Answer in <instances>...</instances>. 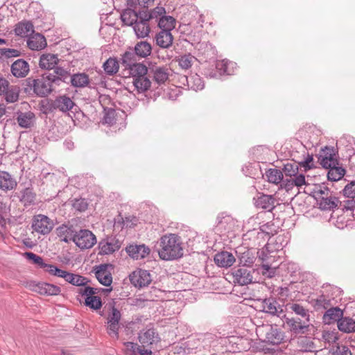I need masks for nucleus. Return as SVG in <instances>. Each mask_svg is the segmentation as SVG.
Wrapping results in <instances>:
<instances>
[{"mask_svg":"<svg viewBox=\"0 0 355 355\" xmlns=\"http://www.w3.org/2000/svg\"><path fill=\"white\" fill-rule=\"evenodd\" d=\"M59 62L57 55L43 54L40 59L39 65L41 69L52 70L55 68Z\"/></svg>","mask_w":355,"mask_h":355,"instance_id":"obj_27","label":"nucleus"},{"mask_svg":"<svg viewBox=\"0 0 355 355\" xmlns=\"http://www.w3.org/2000/svg\"><path fill=\"white\" fill-rule=\"evenodd\" d=\"M52 70V73L48 71L47 73L55 86H59L62 83H69L70 78L69 71L58 66H56Z\"/></svg>","mask_w":355,"mask_h":355,"instance_id":"obj_15","label":"nucleus"},{"mask_svg":"<svg viewBox=\"0 0 355 355\" xmlns=\"http://www.w3.org/2000/svg\"><path fill=\"white\" fill-rule=\"evenodd\" d=\"M343 196L349 198H355V180L349 182L343 189Z\"/></svg>","mask_w":355,"mask_h":355,"instance_id":"obj_62","label":"nucleus"},{"mask_svg":"<svg viewBox=\"0 0 355 355\" xmlns=\"http://www.w3.org/2000/svg\"><path fill=\"white\" fill-rule=\"evenodd\" d=\"M69 83L74 87H85L89 83V78L85 73H77L70 75Z\"/></svg>","mask_w":355,"mask_h":355,"instance_id":"obj_33","label":"nucleus"},{"mask_svg":"<svg viewBox=\"0 0 355 355\" xmlns=\"http://www.w3.org/2000/svg\"><path fill=\"white\" fill-rule=\"evenodd\" d=\"M33 290L44 295H58L61 293V288L54 284L46 282H38L33 286Z\"/></svg>","mask_w":355,"mask_h":355,"instance_id":"obj_16","label":"nucleus"},{"mask_svg":"<svg viewBox=\"0 0 355 355\" xmlns=\"http://www.w3.org/2000/svg\"><path fill=\"white\" fill-rule=\"evenodd\" d=\"M235 261L236 259L234 255L227 251H222L214 256L215 263L221 268L230 267L234 264Z\"/></svg>","mask_w":355,"mask_h":355,"instance_id":"obj_20","label":"nucleus"},{"mask_svg":"<svg viewBox=\"0 0 355 355\" xmlns=\"http://www.w3.org/2000/svg\"><path fill=\"white\" fill-rule=\"evenodd\" d=\"M103 69L106 74L112 76L116 73L119 69V62L116 58H108L103 65Z\"/></svg>","mask_w":355,"mask_h":355,"instance_id":"obj_49","label":"nucleus"},{"mask_svg":"<svg viewBox=\"0 0 355 355\" xmlns=\"http://www.w3.org/2000/svg\"><path fill=\"white\" fill-rule=\"evenodd\" d=\"M268 181L270 183L278 184L283 179V173L277 168H270L266 172Z\"/></svg>","mask_w":355,"mask_h":355,"instance_id":"obj_52","label":"nucleus"},{"mask_svg":"<svg viewBox=\"0 0 355 355\" xmlns=\"http://www.w3.org/2000/svg\"><path fill=\"white\" fill-rule=\"evenodd\" d=\"M24 255L28 261L37 264L40 268H46V263L40 256L31 252H25Z\"/></svg>","mask_w":355,"mask_h":355,"instance_id":"obj_60","label":"nucleus"},{"mask_svg":"<svg viewBox=\"0 0 355 355\" xmlns=\"http://www.w3.org/2000/svg\"><path fill=\"white\" fill-rule=\"evenodd\" d=\"M20 88L17 85H10L2 95L8 103H13L19 100Z\"/></svg>","mask_w":355,"mask_h":355,"instance_id":"obj_36","label":"nucleus"},{"mask_svg":"<svg viewBox=\"0 0 355 355\" xmlns=\"http://www.w3.org/2000/svg\"><path fill=\"white\" fill-rule=\"evenodd\" d=\"M155 41L157 46L162 49H168L173 44V37L170 30H161L155 35Z\"/></svg>","mask_w":355,"mask_h":355,"instance_id":"obj_21","label":"nucleus"},{"mask_svg":"<svg viewBox=\"0 0 355 355\" xmlns=\"http://www.w3.org/2000/svg\"><path fill=\"white\" fill-rule=\"evenodd\" d=\"M338 329L341 331L350 333L355 331V320L349 318H342L338 323Z\"/></svg>","mask_w":355,"mask_h":355,"instance_id":"obj_44","label":"nucleus"},{"mask_svg":"<svg viewBox=\"0 0 355 355\" xmlns=\"http://www.w3.org/2000/svg\"><path fill=\"white\" fill-rule=\"evenodd\" d=\"M28 46L33 51H40L46 46V40L40 33L31 35L27 40Z\"/></svg>","mask_w":355,"mask_h":355,"instance_id":"obj_25","label":"nucleus"},{"mask_svg":"<svg viewBox=\"0 0 355 355\" xmlns=\"http://www.w3.org/2000/svg\"><path fill=\"white\" fill-rule=\"evenodd\" d=\"M315 307L317 310L320 309L328 310L331 307V300L327 299V297L322 295L315 300Z\"/></svg>","mask_w":355,"mask_h":355,"instance_id":"obj_61","label":"nucleus"},{"mask_svg":"<svg viewBox=\"0 0 355 355\" xmlns=\"http://www.w3.org/2000/svg\"><path fill=\"white\" fill-rule=\"evenodd\" d=\"M234 225V220L232 216L225 215L223 213L219 214L217 217V227L224 231L232 230Z\"/></svg>","mask_w":355,"mask_h":355,"instance_id":"obj_37","label":"nucleus"},{"mask_svg":"<svg viewBox=\"0 0 355 355\" xmlns=\"http://www.w3.org/2000/svg\"><path fill=\"white\" fill-rule=\"evenodd\" d=\"M337 152L334 147L325 146L321 150L318 159L323 168H328L331 166L338 164L336 157Z\"/></svg>","mask_w":355,"mask_h":355,"instance_id":"obj_8","label":"nucleus"},{"mask_svg":"<svg viewBox=\"0 0 355 355\" xmlns=\"http://www.w3.org/2000/svg\"><path fill=\"white\" fill-rule=\"evenodd\" d=\"M137 55L134 53L132 49H129L122 55L121 67L123 71L137 63Z\"/></svg>","mask_w":355,"mask_h":355,"instance_id":"obj_40","label":"nucleus"},{"mask_svg":"<svg viewBox=\"0 0 355 355\" xmlns=\"http://www.w3.org/2000/svg\"><path fill=\"white\" fill-rule=\"evenodd\" d=\"M320 208L322 210H333L334 208L337 207L338 204L341 205V202L339 199L335 196H332L331 193L328 196H325L321 198L318 202Z\"/></svg>","mask_w":355,"mask_h":355,"instance_id":"obj_30","label":"nucleus"},{"mask_svg":"<svg viewBox=\"0 0 355 355\" xmlns=\"http://www.w3.org/2000/svg\"><path fill=\"white\" fill-rule=\"evenodd\" d=\"M284 339L283 333L277 329L270 327L266 333L265 341L272 345H278Z\"/></svg>","mask_w":355,"mask_h":355,"instance_id":"obj_29","label":"nucleus"},{"mask_svg":"<svg viewBox=\"0 0 355 355\" xmlns=\"http://www.w3.org/2000/svg\"><path fill=\"white\" fill-rule=\"evenodd\" d=\"M331 193L330 190L326 186L318 184L314 186V188L309 194L311 195L312 193L313 197L318 202L321 200L322 198L325 197L326 195H329Z\"/></svg>","mask_w":355,"mask_h":355,"instance_id":"obj_53","label":"nucleus"},{"mask_svg":"<svg viewBox=\"0 0 355 355\" xmlns=\"http://www.w3.org/2000/svg\"><path fill=\"white\" fill-rule=\"evenodd\" d=\"M85 305L94 310L100 309L102 306L101 299L98 296L94 295L85 297Z\"/></svg>","mask_w":355,"mask_h":355,"instance_id":"obj_58","label":"nucleus"},{"mask_svg":"<svg viewBox=\"0 0 355 355\" xmlns=\"http://www.w3.org/2000/svg\"><path fill=\"white\" fill-rule=\"evenodd\" d=\"M10 71L12 75L15 78H25L30 71V66L26 60L19 58L11 64Z\"/></svg>","mask_w":355,"mask_h":355,"instance_id":"obj_13","label":"nucleus"},{"mask_svg":"<svg viewBox=\"0 0 355 355\" xmlns=\"http://www.w3.org/2000/svg\"><path fill=\"white\" fill-rule=\"evenodd\" d=\"M329 352L331 355H352L348 347L338 343L334 345Z\"/></svg>","mask_w":355,"mask_h":355,"instance_id":"obj_59","label":"nucleus"},{"mask_svg":"<svg viewBox=\"0 0 355 355\" xmlns=\"http://www.w3.org/2000/svg\"><path fill=\"white\" fill-rule=\"evenodd\" d=\"M125 250L130 257L137 260L146 257L150 252V248L144 244L130 245Z\"/></svg>","mask_w":355,"mask_h":355,"instance_id":"obj_17","label":"nucleus"},{"mask_svg":"<svg viewBox=\"0 0 355 355\" xmlns=\"http://www.w3.org/2000/svg\"><path fill=\"white\" fill-rule=\"evenodd\" d=\"M15 34L18 36L26 37L34 33L33 25L31 21L19 22L15 28Z\"/></svg>","mask_w":355,"mask_h":355,"instance_id":"obj_38","label":"nucleus"},{"mask_svg":"<svg viewBox=\"0 0 355 355\" xmlns=\"http://www.w3.org/2000/svg\"><path fill=\"white\" fill-rule=\"evenodd\" d=\"M155 248L159 258L166 261L178 259L184 254L181 239L175 234L162 236L155 245Z\"/></svg>","mask_w":355,"mask_h":355,"instance_id":"obj_1","label":"nucleus"},{"mask_svg":"<svg viewBox=\"0 0 355 355\" xmlns=\"http://www.w3.org/2000/svg\"><path fill=\"white\" fill-rule=\"evenodd\" d=\"M287 306L293 311L296 315L301 316L302 318L305 320L306 322L309 321V311L306 309L302 305L297 303H291L287 304Z\"/></svg>","mask_w":355,"mask_h":355,"instance_id":"obj_54","label":"nucleus"},{"mask_svg":"<svg viewBox=\"0 0 355 355\" xmlns=\"http://www.w3.org/2000/svg\"><path fill=\"white\" fill-rule=\"evenodd\" d=\"M129 278L131 284L134 286L139 288L148 286L152 282L150 272L142 269L133 271L129 275Z\"/></svg>","mask_w":355,"mask_h":355,"instance_id":"obj_7","label":"nucleus"},{"mask_svg":"<svg viewBox=\"0 0 355 355\" xmlns=\"http://www.w3.org/2000/svg\"><path fill=\"white\" fill-rule=\"evenodd\" d=\"M276 268V266H272L269 262L263 260L259 269L261 270L263 276L268 278H272L275 275Z\"/></svg>","mask_w":355,"mask_h":355,"instance_id":"obj_57","label":"nucleus"},{"mask_svg":"<svg viewBox=\"0 0 355 355\" xmlns=\"http://www.w3.org/2000/svg\"><path fill=\"white\" fill-rule=\"evenodd\" d=\"M16 180L7 171H0V190L8 191L16 188Z\"/></svg>","mask_w":355,"mask_h":355,"instance_id":"obj_22","label":"nucleus"},{"mask_svg":"<svg viewBox=\"0 0 355 355\" xmlns=\"http://www.w3.org/2000/svg\"><path fill=\"white\" fill-rule=\"evenodd\" d=\"M166 10L164 7L157 6L150 11L142 10V15L144 21H150V19H159L162 16L165 15Z\"/></svg>","mask_w":355,"mask_h":355,"instance_id":"obj_41","label":"nucleus"},{"mask_svg":"<svg viewBox=\"0 0 355 355\" xmlns=\"http://www.w3.org/2000/svg\"><path fill=\"white\" fill-rule=\"evenodd\" d=\"M183 78L186 80L188 87L193 90H201L204 88L203 81L197 74L191 76L189 78L184 76Z\"/></svg>","mask_w":355,"mask_h":355,"instance_id":"obj_51","label":"nucleus"},{"mask_svg":"<svg viewBox=\"0 0 355 355\" xmlns=\"http://www.w3.org/2000/svg\"><path fill=\"white\" fill-rule=\"evenodd\" d=\"M73 242L80 249H89L96 243L95 235L89 230H80L76 232Z\"/></svg>","mask_w":355,"mask_h":355,"instance_id":"obj_3","label":"nucleus"},{"mask_svg":"<svg viewBox=\"0 0 355 355\" xmlns=\"http://www.w3.org/2000/svg\"><path fill=\"white\" fill-rule=\"evenodd\" d=\"M142 10L134 7L127 6L121 14V19L123 24L126 26H134L139 19H143Z\"/></svg>","mask_w":355,"mask_h":355,"instance_id":"obj_11","label":"nucleus"},{"mask_svg":"<svg viewBox=\"0 0 355 355\" xmlns=\"http://www.w3.org/2000/svg\"><path fill=\"white\" fill-rule=\"evenodd\" d=\"M121 318V313L114 305L111 306L110 311L107 315V333L110 336L119 338V322Z\"/></svg>","mask_w":355,"mask_h":355,"instance_id":"obj_6","label":"nucleus"},{"mask_svg":"<svg viewBox=\"0 0 355 355\" xmlns=\"http://www.w3.org/2000/svg\"><path fill=\"white\" fill-rule=\"evenodd\" d=\"M148 21H144L143 19H139L133 26V29L138 38H144L148 35L150 27Z\"/></svg>","mask_w":355,"mask_h":355,"instance_id":"obj_35","label":"nucleus"},{"mask_svg":"<svg viewBox=\"0 0 355 355\" xmlns=\"http://www.w3.org/2000/svg\"><path fill=\"white\" fill-rule=\"evenodd\" d=\"M57 236L60 239V241L65 243L73 241L76 232L74 230L73 225L67 226L62 225L55 230Z\"/></svg>","mask_w":355,"mask_h":355,"instance_id":"obj_23","label":"nucleus"},{"mask_svg":"<svg viewBox=\"0 0 355 355\" xmlns=\"http://www.w3.org/2000/svg\"><path fill=\"white\" fill-rule=\"evenodd\" d=\"M65 281L76 286L87 285V284L90 282L85 277L69 272L67 274Z\"/></svg>","mask_w":355,"mask_h":355,"instance_id":"obj_45","label":"nucleus"},{"mask_svg":"<svg viewBox=\"0 0 355 355\" xmlns=\"http://www.w3.org/2000/svg\"><path fill=\"white\" fill-rule=\"evenodd\" d=\"M132 83L139 93H143L148 91L151 86V81L146 75H144L139 78H135Z\"/></svg>","mask_w":355,"mask_h":355,"instance_id":"obj_43","label":"nucleus"},{"mask_svg":"<svg viewBox=\"0 0 355 355\" xmlns=\"http://www.w3.org/2000/svg\"><path fill=\"white\" fill-rule=\"evenodd\" d=\"M327 178L330 181H338L340 180L345 175V170L337 165L331 166L327 168Z\"/></svg>","mask_w":355,"mask_h":355,"instance_id":"obj_47","label":"nucleus"},{"mask_svg":"<svg viewBox=\"0 0 355 355\" xmlns=\"http://www.w3.org/2000/svg\"><path fill=\"white\" fill-rule=\"evenodd\" d=\"M24 90L26 93L33 94L40 97H45L49 95L56 87L51 81L47 72L41 76L40 78L34 79L28 78L24 80Z\"/></svg>","mask_w":355,"mask_h":355,"instance_id":"obj_2","label":"nucleus"},{"mask_svg":"<svg viewBox=\"0 0 355 355\" xmlns=\"http://www.w3.org/2000/svg\"><path fill=\"white\" fill-rule=\"evenodd\" d=\"M127 349L130 351L134 355H151L152 351L149 349H145L142 345H139L137 343L128 342L125 343Z\"/></svg>","mask_w":355,"mask_h":355,"instance_id":"obj_46","label":"nucleus"},{"mask_svg":"<svg viewBox=\"0 0 355 355\" xmlns=\"http://www.w3.org/2000/svg\"><path fill=\"white\" fill-rule=\"evenodd\" d=\"M16 120L19 127L22 128H31L35 122V115L31 112H22L18 111L16 112Z\"/></svg>","mask_w":355,"mask_h":355,"instance_id":"obj_19","label":"nucleus"},{"mask_svg":"<svg viewBox=\"0 0 355 355\" xmlns=\"http://www.w3.org/2000/svg\"><path fill=\"white\" fill-rule=\"evenodd\" d=\"M21 197L19 200L24 206H30L34 205L36 200V194L32 188L27 187L21 191Z\"/></svg>","mask_w":355,"mask_h":355,"instance_id":"obj_39","label":"nucleus"},{"mask_svg":"<svg viewBox=\"0 0 355 355\" xmlns=\"http://www.w3.org/2000/svg\"><path fill=\"white\" fill-rule=\"evenodd\" d=\"M123 71H125L129 76H131L134 80L135 78H139L144 75H147L148 68L145 64L137 62Z\"/></svg>","mask_w":355,"mask_h":355,"instance_id":"obj_31","label":"nucleus"},{"mask_svg":"<svg viewBox=\"0 0 355 355\" xmlns=\"http://www.w3.org/2000/svg\"><path fill=\"white\" fill-rule=\"evenodd\" d=\"M73 208L80 212L85 211L88 207V203L85 198H75L72 200Z\"/></svg>","mask_w":355,"mask_h":355,"instance_id":"obj_63","label":"nucleus"},{"mask_svg":"<svg viewBox=\"0 0 355 355\" xmlns=\"http://www.w3.org/2000/svg\"><path fill=\"white\" fill-rule=\"evenodd\" d=\"M31 227L34 231L45 235L52 230L53 223L48 216L38 214L33 216Z\"/></svg>","mask_w":355,"mask_h":355,"instance_id":"obj_5","label":"nucleus"},{"mask_svg":"<svg viewBox=\"0 0 355 355\" xmlns=\"http://www.w3.org/2000/svg\"><path fill=\"white\" fill-rule=\"evenodd\" d=\"M254 205L257 208L271 211L275 207V200L271 195L261 194L257 198H254Z\"/></svg>","mask_w":355,"mask_h":355,"instance_id":"obj_24","label":"nucleus"},{"mask_svg":"<svg viewBox=\"0 0 355 355\" xmlns=\"http://www.w3.org/2000/svg\"><path fill=\"white\" fill-rule=\"evenodd\" d=\"M262 311L271 315L284 317L285 314L282 306L274 297L263 299L261 302Z\"/></svg>","mask_w":355,"mask_h":355,"instance_id":"obj_9","label":"nucleus"},{"mask_svg":"<svg viewBox=\"0 0 355 355\" xmlns=\"http://www.w3.org/2000/svg\"><path fill=\"white\" fill-rule=\"evenodd\" d=\"M195 60L196 58L194 56L188 53L179 56L177 61L182 69H188L191 67Z\"/></svg>","mask_w":355,"mask_h":355,"instance_id":"obj_56","label":"nucleus"},{"mask_svg":"<svg viewBox=\"0 0 355 355\" xmlns=\"http://www.w3.org/2000/svg\"><path fill=\"white\" fill-rule=\"evenodd\" d=\"M343 315V311L338 307H331L323 315L322 320L325 324H330L340 320Z\"/></svg>","mask_w":355,"mask_h":355,"instance_id":"obj_26","label":"nucleus"},{"mask_svg":"<svg viewBox=\"0 0 355 355\" xmlns=\"http://www.w3.org/2000/svg\"><path fill=\"white\" fill-rule=\"evenodd\" d=\"M236 253L239 264H241L243 267L251 268L256 260L255 252L253 250L243 248L239 251H236Z\"/></svg>","mask_w":355,"mask_h":355,"instance_id":"obj_18","label":"nucleus"},{"mask_svg":"<svg viewBox=\"0 0 355 355\" xmlns=\"http://www.w3.org/2000/svg\"><path fill=\"white\" fill-rule=\"evenodd\" d=\"M175 19L171 16L164 15L158 21V26L161 30L166 29L170 31L175 28Z\"/></svg>","mask_w":355,"mask_h":355,"instance_id":"obj_55","label":"nucleus"},{"mask_svg":"<svg viewBox=\"0 0 355 355\" xmlns=\"http://www.w3.org/2000/svg\"><path fill=\"white\" fill-rule=\"evenodd\" d=\"M74 105V102L66 95L57 96L51 103L52 109L58 110L62 112L71 110Z\"/></svg>","mask_w":355,"mask_h":355,"instance_id":"obj_14","label":"nucleus"},{"mask_svg":"<svg viewBox=\"0 0 355 355\" xmlns=\"http://www.w3.org/2000/svg\"><path fill=\"white\" fill-rule=\"evenodd\" d=\"M113 269L112 264H101L95 268V275L98 282L106 286H109L112 283V276L111 270Z\"/></svg>","mask_w":355,"mask_h":355,"instance_id":"obj_10","label":"nucleus"},{"mask_svg":"<svg viewBox=\"0 0 355 355\" xmlns=\"http://www.w3.org/2000/svg\"><path fill=\"white\" fill-rule=\"evenodd\" d=\"M255 270L252 268L241 266L232 272L234 282L241 286L248 285L254 282V275Z\"/></svg>","mask_w":355,"mask_h":355,"instance_id":"obj_4","label":"nucleus"},{"mask_svg":"<svg viewBox=\"0 0 355 355\" xmlns=\"http://www.w3.org/2000/svg\"><path fill=\"white\" fill-rule=\"evenodd\" d=\"M307 323L305 321L302 323L300 320L295 318L288 319L286 321V324L290 327L291 331L296 334H304L309 327Z\"/></svg>","mask_w":355,"mask_h":355,"instance_id":"obj_34","label":"nucleus"},{"mask_svg":"<svg viewBox=\"0 0 355 355\" xmlns=\"http://www.w3.org/2000/svg\"><path fill=\"white\" fill-rule=\"evenodd\" d=\"M230 64V62L225 60L217 61L216 63V71L213 75L210 76L211 77L216 78L223 75H230L231 72L229 70Z\"/></svg>","mask_w":355,"mask_h":355,"instance_id":"obj_48","label":"nucleus"},{"mask_svg":"<svg viewBox=\"0 0 355 355\" xmlns=\"http://www.w3.org/2000/svg\"><path fill=\"white\" fill-rule=\"evenodd\" d=\"M98 248L99 254H110L118 250L120 248V245L114 239H104L99 243Z\"/></svg>","mask_w":355,"mask_h":355,"instance_id":"obj_28","label":"nucleus"},{"mask_svg":"<svg viewBox=\"0 0 355 355\" xmlns=\"http://www.w3.org/2000/svg\"><path fill=\"white\" fill-rule=\"evenodd\" d=\"M132 50L137 57L145 58L150 55L152 46L146 41H141L135 44Z\"/></svg>","mask_w":355,"mask_h":355,"instance_id":"obj_32","label":"nucleus"},{"mask_svg":"<svg viewBox=\"0 0 355 355\" xmlns=\"http://www.w3.org/2000/svg\"><path fill=\"white\" fill-rule=\"evenodd\" d=\"M82 287L78 288L77 290V293L81 295L82 296H85L88 297L91 295H94L95 294L98 293V291L96 288L91 287L89 286H81Z\"/></svg>","mask_w":355,"mask_h":355,"instance_id":"obj_64","label":"nucleus"},{"mask_svg":"<svg viewBox=\"0 0 355 355\" xmlns=\"http://www.w3.org/2000/svg\"><path fill=\"white\" fill-rule=\"evenodd\" d=\"M155 0H127V6L134 7L140 10H148L153 5Z\"/></svg>","mask_w":355,"mask_h":355,"instance_id":"obj_50","label":"nucleus"},{"mask_svg":"<svg viewBox=\"0 0 355 355\" xmlns=\"http://www.w3.org/2000/svg\"><path fill=\"white\" fill-rule=\"evenodd\" d=\"M139 341L144 347H148L157 343L160 338L154 328L143 329L139 334Z\"/></svg>","mask_w":355,"mask_h":355,"instance_id":"obj_12","label":"nucleus"},{"mask_svg":"<svg viewBox=\"0 0 355 355\" xmlns=\"http://www.w3.org/2000/svg\"><path fill=\"white\" fill-rule=\"evenodd\" d=\"M153 72L154 80L158 84L164 83L168 78L169 69L166 67H157Z\"/></svg>","mask_w":355,"mask_h":355,"instance_id":"obj_42","label":"nucleus"}]
</instances>
